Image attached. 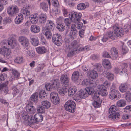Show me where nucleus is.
I'll return each instance as SVG.
<instances>
[{"instance_id":"nucleus-1","label":"nucleus","mask_w":131,"mask_h":131,"mask_svg":"<svg viewBox=\"0 0 131 131\" xmlns=\"http://www.w3.org/2000/svg\"><path fill=\"white\" fill-rule=\"evenodd\" d=\"M16 41L12 39L2 41L0 43L2 47L0 49V54L8 58L7 57L10 54L9 49L13 48L16 45Z\"/></svg>"},{"instance_id":"nucleus-2","label":"nucleus","mask_w":131,"mask_h":131,"mask_svg":"<svg viewBox=\"0 0 131 131\" xmlns=\"http://www.w3.org/2000/svg\"><path fill=\"white\" fill-rule=\"evenodd\" d=\"M113 28L114 30V33L110 31L107 33V35L112 39L114 40L116 38V36L121 37L124 35L123 29L116 25L114 26Z\"/></svg>"},{"instance_id":"nucleus-3","label":"nucleus","mask_w":131,"mask_h":131,"mask_svg":"<svg viewBox=\"0 0 131 131\" xmlns=\"http://www.w3.org/2000/svg\"><path fill=\"white\" fill-rule=\"evenodd\" d=\"M71 15V18L74 22L77 21L76 25L73 24L72 25H75V27L78 29L82 28L83 24L80 21L81 20L82 14L81 13H77L76 12L72 11L69 15Z\"/></svg>"},{"instance_id":"nucleus-4","label":"nucleus","mask_w":131,"mask_h":131,"mask_svg":"<svg viewBox=\"0 0 131 131\" xmlns=\"http://www.w3.org/2000/svg\"><path fill=\"white\" fill-rule=\"evenodd\" d=\"M64 107L67 111L73 113L75 111L76 104L73 101L68 100L66 103Z\"/></svg>"},{"instance_id":"nucleus-5","label":"nucleus","mask_w":131,"mask_h":131,"mask_svg":"<svg viewBox=\"0 0 131 131\" xmlns=\"http://www.w3.org/2000/svg\"><path fill=\"white\" fill-rule=\"evenodd\" d=\"M69 48L74 50H76V51L78 52L79 51H85L89 50V49L88 46H85V47H79L78 45L77 42L76 41H74L72 42L71 45L69 46Z\"/></svg>"},{"instance_id":"nucleus-6","label":"nucleus","mask_w":131,"mask_h":131,"mask_svg":"<svg viewBox=\"0 0 131 131\" xmlns=\"http://www.w3.org/2000/svg\"><path fill=\"white\" fill-rule=\"evenodd\" d=\"M115 85L113 84L112 86L110 89L109 95V98L111 99L115 100L117 99L120 96L119 92L117 90L113 89V88L115 86Z\"/></svg>"},{"instance_id":"nucleus-7","label":"nucleus","mask_w":131,"mask_h":131,"mask_svg":"<svg viewBox=\"0 0 131 131\" xmlns=\"http://www.w3.org/2000/svg\"><path fill=\"white\" fill-rule=\"evenodd\" d=\"M19 41L24 49L28 50L30 48V43L28 39L25 37L21 36L19 38Z\"/></svg>"},{"instance_id":"nucleus-8","label":"nucleus","mask_w":131,"mask_h":131,"mask_svg":"<svg viewBox=\"0 0 131 131\" xmlns=\"http://www.w3.org/2000/svg\"><path fill=\"white\" fill-rule=\"evenodd\" d=\"M52 41L58 46L61 45L63 42L61 36L58 34H54L52 37Z\"/></svg>"},{"instance_id":"nucleus-9","label":"nucleus","mask_w":131,"mask_h":131,"mask_svg":"<svg viewBox=\"0 0 131 131\" xmlns=\"http://www.w3.org/2000/svg\"><path fill=\"white\" fill-rule=\"evenodd\" d=\"M19 10L18 7L16 5L10 6L7 9L8 13L10 16H14L17 13Z\"/></svg>"},{"instance_id":"nucleus-10","label":"nucleus","mask_w":131,"mask_h":131,"mask_svg":"<svg viewBox=\"0 0 131 131\" xmlns=\"http://www.w3.org/2000/svg\"><path fill=\"white\" fill-rule=\"evenodd\" d=\"M43 118L42 115L39 114H36L34 117H31L30 123L33 124L34 123H38L39 122H41L43 120Z\"/></svg>"},{"instance_id":"nucleus-11","label":"nucleus","mask_w":131,"mask_h":131,"mask_svg":"<svg viewBox=\"0 0 131 131\" xmlns=\"http://www.w3.org/2000/svg\"><path fill=\"white\" fill-rule=\"evenodd\" d=\"M61 83L65 87L68 86L70 84V79L66 74H62L60 78Z\"/></svg>"},{"instance_id":"nucleus-12","label":"nucleus","mask_w":131,"mask_h":131,"mask_svg":"<svg viewBox=\"0 0 131 131\" xmlns=\"http://www.w3.org/2000/svg\"><path fill=\"white\" fill-rule=\"evenodd\" d=\"M75 25H72L71 31L69 34V36L71 39L73 40L75 38L77 35V31L75 27Z\"/></svg>"},{"instance_id":"nucleus-13","label":"nucleus","mask_w":131,"mask_h":131,"mask_svg":"<svg viewBox=\"0 0 131 131\" xmlns=\"http://www.w3.org/2000/svg\"><path fill=\"white\" fill-rule=\"evenodd\" d=\"M54 26L55 24L53 21L48 20L46 23L45 26L42 29L52 30L53 29Z\"/></svg>"},{"instance_id":"nucleus-14","label":"nucleus","mask_w":131,"mask_h":131,"mask_svg":"<svg viewBox=\"0 0 131 131\" xmlns=\"http://www.w3.org/2000/svg\"><path fill=\"white\" fill-rule=\"evenodd\" d=\"M88 96V95L85 89H81L79 93L75 95V97H77L78 99H80L85 98Z\"/></svg>"},{"instance_id":"nucleus-15","label":"nucleus","mask_w":131,"mask_h":131,"mask_svg":"<svg viewBox=\"0 0 131 131\" xmlns=\"http://www.w3.org/2000/svg\"><path fill=\"white\" fill-rule=\"evenodd\" d=\"M123 65L125 66V67L122 69H120L118 67L115 68L114 71V72L116 74L119 73L121 74L122 73H124L128 75L127 69L126 68H126L127 67V64H124Z\"/></svg>"},{"instance_id":"nucleus-16","label":"nucleus","mask_w":131,"mask_h":131,"mask_svg":"<svg viewBox=\"0 0 131 131\" xmlns=\"http://www.w3.org/2000/svg\"><path fill=\"white\" fill-rule=\"evenodd\" d=\"M26 109L27 111L30 114L35 113L36 110L35 108L33 106L32 103L31 102H28L26 106Z\"/></svg>"},{"instance_id":"nucleus-17","label":"nucleus","mask_w":131,"mask_h":131,"mask_svg":"<svg viewBox=\"0 0 131 131\" xmlns=\"http://www.w3.org/2000/svg\"><path fill=\"white\" fill-rule=\"evenodd\" d=\"M50 83L53 89H57L59 87L60 81L58 79H53L51 81Z\"/></svg>"},{"instance_id":"nucleus-18","label":"nucleus","mask_w":131,"mask_h":131,"mask_svg":"<svg viewBox=\"0 0 131 131\" xmlns=\"http://www.w3.org/2000/svg\"><path fill=\"white\" fill-rule=\"evenodd\" d=\"M128 87L129 84L125 82L122 83L119 86V90L122 93L124 92L128 89Z\"/></svg>"},{"instance_id":"nucleus-19","label":"nucleus","mask_w":131,"mask_h":131,"mask_svg":"<svg viewBox=\"0 0 131 131\" xmlns=\"http://www.w3.org/2000/svg\"><path fill=\"white\" fill-rule=\"evenodd\" d=\"M82 84L83 85H87L88 84H89L90 86L94 87H95L97 85V84L95 81L93 80H90L88 82L87 80H84L82 82Z\"/></svg>"},{"instance_id":"nucleus-20","label":"nucleus","mask_w":131,"mask_h":131,"mask_svg":"<svg viewBox=\"0 0 131 131\" xmlns=\"http://www.w3.org/2000/svg\"><path fill=\"white\" fill-rule=\"evenodd\" d=\"M36 50L39 54H43L47 51L46 47L44 46H39L36 48Z\"/></svg>"},{"instance_id":"nucleus-21","label":"nucleus","mask_w":131,"mask_h":131,"mask_svg":"<svg viewBox=\"0 0 131 131\" xmlns=\"http://www.w3.org/2000/svg\"><path fill=\"white\" fill-rule=\"evenodd\" d=\"M97 88V91H99L100 95L106 96L107 95V92L106 89L103 88L102 86H98Z\"/></svg>"},{"instance_id":"nucleus-22","label":"nucleus","mask_w":131,"mask_h":131,"mask_svg":"<svg viewBox=\"0 0 131 131\" xmlns=\"http://www.w3.org/2000/svg\"><path fill=\"white\" fill-rule=\"evenodd\" d=\"M30 37L31 40V43L33 46H36L39 44V40L38 38H35V36L31 35L30 36Z\"/></svg>"},{"instance_id":"nucleus-23","label":"nucleus","mask_w":131,"mask_h":131,"mask_svg":"<svg viewBox=\"0 0 131 131\" xmlns=\"http://www.w3.org/2000/svg\"><path fill=\"white\" fill-rule=\"evenodd\" d=\"M120 116L119 113L117 112L110 114L109 116V117L112 120H116L119 119Z\"/></svg>"},{"instance_id":"nucleus-24","label":"nucleus","mask_w":131,"mask_h":131,"mask_svg":"<svg viewBox=\"0 0 131 131\" xmlns=\"http://www.w3.org/2000/svg\"><path fill=\"white\" fill-rule=\"evenodd\" d=\"M23 19V15L21 13H19L15 19V23L17 24H20L22 22Z\"/></svg>"},{"instance_id":"nucleus-25","label":"nucleus","mask_w":131,"mask_h":131,"mask_svg":"<svg viewBox=\"0 0 131 131\" xmlns=\"http://www.w3.org/2000/svg\"><path fill=\"white\" fill-rule=\"evenodd\" d=\"M47 17L46 14L41 13L39 16V21L41 24H44L46 21Z\"/></svg>"},{"instance_id":"nucleus-26","label":"nucleus","mask_w":131,"mask_h":131,"mask_svg":"<svg viewBox=\"0 0 131 131\" xmlns=\"http://www.w3.org/2000/svg\"><path fill=\"white\" fill-rule=\"evenodd\" d=\"M31 32L34 33H37L39 32L40 30V27L36 25H32L30 28Z\"/></svg>"},{"instance_id":"nucleus-27","label":"nucleus","mask_w":131,"mask_h":131,"mask_svg":"<svg viewBox=\"0 0 131 131\" xmlns=\"http://www.w3.org/2000/svg\"><path fill=\"white\" fill-rule=\"evenodd\" d=\"M79 72L77 71L74 72L72 75L71 79L75 82H77L79 80Z\"/></svg>"},{"instance_id":"nucleus-28","label":"nucleus","mask_w":131,"mask_h":131,"mask_svg":"<svg viewBox=\"0 0 131 131\" xmlns=\"http://www.w3.org/2000/svg\"><path fill=\"white\" fill-rule=\"evenodd\" d=\"M23 14L25 16H29L30 15V12L29 11L28 8L26 7H23L21 10L20 13Z\"/></svg>"},{"instance_id":"nucleus-29","label":"nucleus","mask_w":131,"mask_h":131,"mask_svg":"<svg viewBox=\"0 0 131 131\" xmlns=\"http://www.w3.org/2000/svg\"><path fill=\"white\" fill-rule=\"evenodd\" d=\"M39 7L44 11L47 12L48 10V5L46 2L44 1L40 3Z\"/></svg>"},{"instance_id":"nucleus-30","label":"nucleus","mask_w":131,"mask_h":131,"mask_svg":"<svg viewBox=\"0 0 131 131\" xmlns=\"http://www.w3.org/2000/svg\"><path fill=\"white\" fill-rule=\"evenodd\" d=\"M88 76L92 79H94L98 76L97 71L93 70L89 71L87 73Z\"/></svg>"},{"instance_id":"nucleus-31","label":"nucleus","mask_w":131,"mask_h":131,"mask_svg":"<svg viewBox=\"0 0 131 131\" xmlns=\"http://www.w3.org/2000/svg\"><path fill=\"white\" fill-rule=\"evenodd\" d=\"M51 30H49L45 29L42 30V32L45 35L46 38L47 39H50L52 37V33L51 32Z\"/></svg>"},{"instance_id":"nucleus-32","label":"nucleus","mask_w":131,"mask_h":131,"mask_svg":"<svg viewBox=\"0 0 131 131\" xmlns=\"http://www.w3.org/2000/svg\"><path fill=\"white\" fill-rule=\"evenodd\" d=\"M11 89L12 90V94L13 95V97L16 96L18 94L19 92V90L15 85L12 86Z\"/></svg>"},{"instance_id":"nucleus-33","label":"nucleus","mask_w":131,"mask_h":131,"mask_svg":"<svg viewBox=\"0 0 131 131\" xmlns=\"http://www.w3.org/2000/svg\"><path fill=\"white\" fill-rule=\"evenodd\" d=\"M102 64L105 68L109 69L111 68L110 63L108 59H104L102 62Z\"/></svg>"},{"instance_id":"nucleus-34","label":"nucleus","mask_w":131,"mask_h":131,"mask_svg":"<svg viewBox=\"0 0 131 131\" xmlns=\"http://www.w3.org/2000/svg\"><path fill=\"white\" fill-rule=\"evenodd\" d=\"M14 61L17 64H21L24 63V59L22 56H18L15 58Z\"/></svg>"},{"instance_id":"nucleus-35","label":"nucleus","mask_w":131,"mask_h":131,"mask_svg":"<svg viewBox=\"0 0 131 131\" xmlns=\"http://www.w3.org/2000/svg\"><path fill=\"white\" fill-rule=\"evenodd\" d=\"M101 102L102 101L101 100H94V102L92 103V105L94 108H99L100 106Z\"/></svg>"},{"instance_id":"nucleus-36","label":"nucleus","mask_w":131,"mask_h":131,"mask_svg":"<svg viewBox=\"0 0 131 131\" xmlns=\"http://www.w3.org/2000/svg\"><path fill=\"white\" fill-rule=\"evenodd\" d=\"M103 75L104 77L107 78L109 80H112L114 79V74L110 72H108L107 73H104Z\"/></svg>"},{"instance_id":"nucleus-37","label":"nucleus","mask_w":131,"mask_h":131,"mask_svg":"<svg viewBox=\"0 0 131 131\" xmlns=\"http://www.w3.org/2000/svg\"><path fill=\"white\" fill-rule=\"evenodd\" d=\"M71 12H71L70 13H69V17L70 18H65L64 20V21L66 25L68 27H70L71 25V20H73L71 19V15H69V14H70Z\"/></svg>"},{"instance_id":"nucleus-38","label":"nucleus","mask_w":131,"mask_h":131,"mask_svg":"<svg viewBox=\"0 0 131 131\" xmlns=\"http://www.w3.org/2000/svg\"><path fill=\"white\" fill-rule=\"evenodd\" d=\"M38 93L35 92L31 96L30 100L34 102H37L38 101Z\"/></svg>"},{"instance_id":"nucleus-39","label":"nucleus","mask_w":131,"mask_h":131,"mask_svg":"<svg viewBox=\"0 0 131 131\" xmlns=\"http://www.w3.org/2000/svg\"><path fill=\"white\" fill-rule=\"evenodd\" d=\"M111 53L113 57L117 58L118 56V51L115 47L111 48L110 50Z\"/></svg>"},{"instance_id":"nucleus-40","label":"nucleus","mask_w":131,"mask_h":131,"mask_svg":"<svg viewBox=\"0 0 131 131\" xmlns=\"http://www.w3.org/2000/svg\"><path fill=\"white\" fill-rule=\"evenodd\" d=\"M126 101L123 100H120L118 101L117 103L116 104L118 107H123L125 106L126 105Z\"/></svg>"},{"instance_id":"nucleus-41","label":"nucleus","mask_w":131,"mask_h":131,"mask_svg":"<svg viewBox=\"0 0 131 131\" xmlns=\"http://www.w3.org/2000/svg\"><path fill=\"white\" fill-rule=\"evenodd\" d=\"M68 49L69 50L68 51V53L67 56L69 57H71L73 56L78 52L76 51V50H74L69 47Z\"/></svg>"},{"instance_id":"nucleus-42","label":"nucleus","mask_w":131,"mask_h":131,"mask_svg":"<svg viewBox=\"0 0 131 131\" xmlns=\"http://www.w3.org/2000/svg\"><path fill=\"white\" fill-rule=\"evenodd\" d=\"M68 94L69 96H73L76 91V89L75 88H70L68 89Z\"/></svg>"},{"instance_id":"nucleus-43","label":"nucleus","mask_w":131,"mask_h":131,"mask_svg":"<svg viewBox=\"0 0 131 131\" xmlns=\"http://www.w3.org/2000/svg\"><path fill=\"white\" fill-rule=\"evenodd\" d=\"M68 89L65 87L59 88L58 89L59 92L60 94L63 96L67 92Z\"/></svg>"},{"instance_id":"nucleus-44","label":"nucleus","mask_w":131,"mask_h":131,"mask_svg":"<svg viewBox=\"0 0 131 131\" xmlns=\"http://www.w3.org/2000/svg\"><path fill=\"white\" fill-rule=\"evenodd\" d=\"M92 87H89L86 88L85 89L88 95H92L94 93V90Z\"/></svg>"},{"instance_id":"nucleus-45","label":"nucleus","mask_w":131,"mask_h":131,"mask_svg":"<svg viewBox=\"0 0 131 131\" xmlns=\"http://www.w3.org/2000/svg\"><path fill=\"white\" fill-rule=\"evenodd\" d=\"M42 104L45 108L48 109L51 106V104L49 101H43L42 102Z\"/></svg>"},{"instance_id":"nucleus-46","label":"nucleus","mask_w":131,"mask_h":131,"mask_svg":"<svg viewBox=\"0 0 131 131\" xmlns=\"http://www.w3.org/2000/svg\"><path fill=\"white\" fill-rule=\"evenodd\" d=\"M56 27L59 31L61 32L63 31L65 29V26L63 24H58Z\"/></svg>"},{"instance_id":"nucleus-47","label":"nucleus","mask_w":131,"mask_h":131,"mask_svg":"<svg viewBox=\"0 0 131 131\" xmlns=\"http://www.w3.org/2000/svg\"><path fill=\"white\" fill-rule=\"evenodd\" d=\"M77 8L79 10H83L85 9L86 6L84 3H80L77 5Z\"/></svg>"},{"instance_id":"nucleus-48","label":"nucleus","mask_w":131,"mask_h":131,"mask_svg":"<svg viewBox=\"0 0 131 131\" xmlns=\"http://www.w3.org/2000/svg\"><path fill=\"white\" fill-rule=\"evenodd\" d=\"M37 110L38 113H44L45 111V107L41 105L37 106Z\"/></svg>"},{"instance_id":"nucleus-49","label":"nucleus","mask_w":131,"mask_h":131,"mask_svg":"<svg viewBox=\"0 0 131 131\" xmlns=\"http://www.w3.org/2000/svg\"><path fill=\"white\" fill-rule=\"evenodd\" d=\"M13 76H12V77H13L14 79H13V78H12V80H12L15 79H17L19 77L20 75L18 71L16 70H14L13 71Z\"/></svg>"},{"instance_id":"nucleus-50","label":"nucleus","mask_w":131,"mask_h":131,"mask_svg":"<svg viewBox=\"0 0 131 131\" xmlns=\"http://www.w3.org/2000/svg\"><path fill=\"white\" fill-rule=\"evenodd\" d=\"M99 92H95L94 93L92 94V97L94 99V100L96 99L101 100L99 96H100Z\"/></svg>"},{"instance_id":"nucleus-51","label":"nucleus","mask_w":131,"mask_h":131,"mask_svg":"<svg viewBox=\"0 0 131 131\" xmlns=\"http://www.w3.org/2000/svg\"><path fill=\"white\" fill-rule=\"evenodd\" d=\"M125 98L128 102L131 101V94L129 91H128L125 94Z\"/></svg>"},{"instance_id":"nucleus-52","label":"nucleus","mask_w":131,"mask_h":131,"mask_svg":"<svg viewBox=\"0 0 131 131\" xmlns=\"http://www.w3.org/2000/svg\"><path fill=\"white\" fill-rule=\"evenodd\" d=\"M22 117L23 118L24 120H28V122L30 123V119L31 118V116H29L26 113H23L22 115Z\"/></svg>"},{"instance_id":"nucleus-53","label":"nucleus","mask_w":131,"mask_h":131,"mask_svg":"<svg viewBox=\"0 0 131 131\" xmlns=\"http://www.w3.org/2000/svg\"><path fill=\"white\" fill-rule=\"evenodd\" d=\"M118 109L117 108L116 106L115 105H113L111 106L109 109V113H112L113 112L117 111Z\"/></svg>"},{"instance_id":"nucleus-54","label":"nucleus","mask_w":131,"mask_h":131,"mask_svg":"<svg viewBox=\"0 0 131 131\" xmlns=\"http://www.w3.org/2000/svg\"><path fill=\"white\" fill-rule=\"evenodd\" d=\"M39 95V97L41 99H43L47 96L45 91L43 90H42L40 91Z\"/></svg>"},{"instance_id":"nucleus-55","label":"nucleus","mask_w":131,"mask_h":131,"mask_svg":"<svg viewBox=\"0 0 131 131\" xmlns=\"http://www.w3.org/2000/svg\"><path fill=\"white\" fill-rule=\"evenodd\" d=\"M128 51V50L127 47L124 45H123L121 51V53L124 55L127 53Z\"/></svg>"},{"instance_id":"nucleus-56","label":"nucleus","mask_w":131,"mask_h":131,"mask_svg":"<svg viewBox=\"0 0 131 131\" xmlns=\"http://www.w3.org/2000/svg\"><path fill=\"white\" fill-rule=\"evenodd\" d=\"M52 102L54 104H58L59 102V99L58 97L51 99Z\"/></svg>"},{"instance_id":"nucleus-57","label":"nucleus","mask_w":131,"mask_h":131,"mask_svg":"<svg viewBox=\"0 0 131 131\" xmlns=\"http://www.w3.org/2000/svg\"><path fill=\"white\" fill-rule=\"evenodd\" d=\"M12 21L11 18L10 17H7L4 19L3 20V24L9 23Z\"/></svg>"},{"instance_id":"nucleus-58","label":"nucleus","mask_w":131,"mask_h":131,"mask_svg":"<svg viewBox=\"0 0 131 131\" xmlns=\"http://www.w3.org/2000/svg\"><path fill=\"white\" fill-rule=\"evenodd\" d=\"M110 85V84L107 81H106L103 83V84L101 85H99L98 86H102L103 88L106 89Z\"/></svg>"},{"instance_id":"nucleus-59","label":"nucleus","mask_w":131,"mask_h":131,"mask_svg":"<svg viewBox=\"0 0 131 131\" xmlns=\"http://www.w3.org/2000/svg\"><path fill=\"white\" fill-rule=\"evenodd\" d=\"M99 40L100 42L102 41L103 42H106L108 40V38L105 36H104L101 38H99Z\"/></svg>"},{"instance_id":"nucleus-60","label":"nucleus","mask_w":131,"mask_h":131,"mask_svg":"<svg viewBox=\"0 0 131 131\" xmlns=\"http://www.w3.org/2000/svg\"><path fill=\"white\" fill-rule=\"evenodd\" d=\"M124 111L125 112H131V105H128L124 108Z\"/></svg>"},{"instance_id":"nucleus-61","label":"nucleus","mask_w":131,"mask_h":131,"mask_svg":"<svg viewBox=\"0 0 131 131\" xmlns=\"http://www.w3.org/2000/svg\"><path fill=\"white\" fill-rule=\"evenodd\" d=\"M6 86H7V85L5 82H1L0 83V90H3Z\"/></svg>"},{"instance_id":"nucleus-62","label":"nucleus","mask_w":131,"mask_h":131,"mask_svg":"<svg viewBox=\"0 0 131 131\" xmlns=\"http://www.w3.org/2000/svg\"><path fill=\"white\" fill-rule=\"evenodd\" d=\"M39 38L40 39L41 43L43 44H45L46 43V40L43 35L42 34L40 35Z\"/></svg>"},{"instance_id":"nucleus-63","label":"nucleus","mask_w":131,"mask_h":131,"mask_svg":"<svg viewBox=\"0 0 131 131\" xmlns=\"http://www.w3.org/2000/svg\"><path fill=\"white\" fill-rule=\"evenodd\" d=\"M58 97L57 93L55 92H51L50 94V99Z\"/></svg>"},{"instance_id":"nucleus-64","label":"nucleus","mask_w":131,"mask_h":131,"mask_svg":"<svg viewBox=\"0 0 131 131\" xmlns=\"http://www.w3.org/2000/svg\"><path fill=\"white\" fill-rule=\"evenodd\" d=\"M51 86L52 85L51 84V83H47L45 86L47 90L48 91H50L53 89Z\"/></svg>"}]
</instances>
